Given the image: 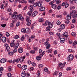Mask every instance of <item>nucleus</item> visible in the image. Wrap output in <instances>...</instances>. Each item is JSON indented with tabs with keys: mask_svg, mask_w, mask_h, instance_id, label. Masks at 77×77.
<instances>
[{
	"mask_svg": "<svg viewBox=\"0 0 77 77\" xmlns=\"http://www.w3.org/2000/svg\"><path fill=\"white\" fill-rule=\"evenodd\" d=\"M17 14H18L17 12H14V14L11 15V17L13 19V23H15V22H16L17 21V20H18Z\"/></svg>",
	"mask_w": 77,
	"mask_h": 77,
	"instance_id": "obj_1",
	"label": "nucleus"
},
{
	"mask_svg": "<svg viewBox=\"0 0 77 77\" xmlns=\"http://www.w3.org/2000/svg\"><path fill=\"white\" fill-rule=\"evenodd\" d=\"M21 32H23L25 33H28V34H29V33L31 32L30 30V29L28 28H26V29L24 28L22 29L21 30Z\"/></svg>",
	"mask_w": 77,
	"mask_h": 77,
	"instance_id": "obj_2",
	"label": "nucleus"
},
{
	"mask_svg": "<svg viewBox=\"0 0 77 77\" xmlns=\"http://www.w3.org/2000/svg\"><path fill=\"white\" fill-rule=\"evenodd\" d=\"M5 47L6 48V50L8 52H9V51H11V48H10V47L9 46V45H8L7 44H4Z\"/></svg>",
	"mask_w": 77,
	"mask_h": 77,
	"instance_id": "obj_3",
	"label": "nucleus"
},
{
	"mask_svg": "<svg viewBox=\"0 0 77 77\" xmlns=\"http://www.w3.org/2000/svg\"><path fill=\"white\" fill-rule=\"evenodd\" d=\"M60 28L58 29L59 32H60L62 30H63L65 28V25L64 24L61 25L60 26Z\"/></svg>",
	"mask_w": 77,
	"mask_h": 77,
	"instance_id": "obj_4",
	"label": "nucleus"
},
{
	"mask_svg": "<svg viewBox=\"0 0 77 77\" xmlns=\"http://www.w3.org/2000/svg\"><path fill=\"white\" fill-rule=\"evenodd\" d=\"M74 59V56L72 54H70L68 57V60H72Z\"/></svg>",
	"mask_w": 77,
	"mask_h": 77,
	"instance_id": "obj_5",
	"label": "nucleus"
},
{
	"mask_svg": "<svg viewBox=\"0 0 77 77\" xmlns=\"http://www.w3.org/2000/svg\"><path fill=\"white\" fill-rule=\"evenodd\" d=\"M17 18H19V20H21V21H23L24 20V18L21 16V14H19V15H17Z\"/></svg>",
	"mask_w": 77,
	"mask_h": 77,
	"instance_id": "obj_6",
	"label": "nucleus"
},
{
	"mask_svg": "<svg viewBox=\"0 0 77 77\" xmlns=\"http://www.w3.org/2000/svg\"><path fill=\"white\" fill-rule=\"evenodd\" d=\"M26 57V56H24L23 57H20V58H19V61H20L21 62H23L24 61V59H25V57Z\"/></svg>",
	"mask_w": 77,
	"mask_h": 77,
	"instance_id": "obj_7",
	"label": "nucleus"
},
{
	"mask_svg": "<svg viewBox=\"0 0 77 77\" xmlns=\"http://www.w3.org/2000/svg\"><path fill=\"white\" fill-rule=\"evenodd\" d=\"M1 41H2V42L4 43L5 42H6V37H3L2 39H1Z\"/></svg>",
	"mask_w": 77,
	"mask_h": 77,
	"instance_id": "obj_8",
	"label": "nucleus"
},
{
	"mask_svg": "<svg viewBox=\"0 0 77 77\" xmlns=\"http://www.w3.org/2000/svg\"><path fill=\"white\" fill-rule=\"evenodd\" d=\"M26 72L24 71H23L22 72L21 74V75L22 77H26Z\"/></svg>",
	"mask_w": 77,
	"mask_h": 77,
	"instance_id": "obj_9",
	"label": "nucleus"
},
{
	"mask_svg": "<svg viewBox=\"0 0 77 77\" xmlns=\"http://www.w3.org/2000/svg\"><path fill=\"white\" fill-rule=\"evenodd\" d=\"M77 13V11H75V10H73L72 11V12H70V15H71L72 16V15H73L74 14H76Z\"/></svg>",
	"mask_w": 77,
	"mask_h": 77,
	"instance_id": "obj_10",
	"label": "nucleus"
},
{
	"mask_svg": "<svg viewBox=\"0 0 77 77\" xmlns=\"http://www.w3.org/2000/svg\"><path fill=\"white\" fill-rule=\"evenodd\" d=\"M38 13L37 11H35L32 14V17H35V16L38 15Z\"/></svg>",
	"mask_w": 77,
	"mask_h": 77,
	"instance_id": "obj_11",
	"label": "nucleus"
},
{
	"mask_svg": "<svg viewBox=\"0 0 77 77\" xmlns=\"http://www.w3.org/2000/svg\"><path fill=\"white\" fill-rule=\"evenodd\" d=\"M48 27L49 28H52L53 27V25L50 22H49L48 24Z\"/></svg>",
	"mask_w": 77,
	"mask_h": 77,
	"instance_id": "obj_12",
	"label": "nucleus"
},
{
	"mask_svg": "<svg viewBox=\"0 0 77 77\" xmlns=\"http://www.w3.org/2000/svg\"><path fill=\"white\" fill-rule=\"evenodd\" d=\"M6 61H7V59H2L0 60L1 63H2L6 62Z\"/></svg>",
	"mask_w": 77,
	"mask_h": 77,
	"instance_id": "obj_13",
	"label": "nucleus"
},
{
	"mask_svg": "<svg viewBox=\"0 0 77 77\" xmlns=\"http://www.w3.org/2000/svg\"><path fill=\"white\" fill-rule=\"evenodd\" d=\"M22 69L25 70L27 68V66L26 65H23L22 67Z\"/></svg>",
	"mask_w": 77,
	"mask_h": 77,
	"instance_id": "obj_14",
	"label": "nucleus"
},
{
	"mask_svg": "<svg viewBox=\"0 0 77 77\" xmlns=\"http://www.w3.org/2000/svg\"><path fill=\"white\" fill-rule=\"evenodd\" d=\"M19 58L17 59H16L14 60H13V63H14L15 62H16L17 63H18L19 62Z\"/></svg>",
	"mask_w": 77,
	"mask_h": 77,
	"instance_id": "obj_15",
	"label": "nucleus"
},
{
	"mask_svg": "<svg viewBox=\"0 0 77 77\" xmlns=\"http://www.w3.org/2000/svg\"><path fill=\"white\" fill-rule=\"evenodd\" d=\"M14 46V49H17L18 48V46H19V43H17Z\"/></svg>",
	"mask_w": 77,
	"mask_h": 77,
	"instance_id": "obj_16",
	"label": "nucleus"
},
{
	"mask_svg": "<svg viewBox=\"0 0 77 77\" xmlns=\"http://www.w3.org/2000/svg\"><path fill=\"white\" fill-rule=\"evenodd\" d=\"M18 51L20 53H23V48H20L18 49Z\"/></svg>",
	"mask_w": 77,
	"mask_h": 77,
	"instance_id": "obj_17",
	"label": "nucleus"
},
{
	"mask_svg": "<svg viewBox=\"0 0 77 77\" xmlns=\"http://www.w3.org/2000/svg\"><path fill=\"white\" fill-rule=\"evenodd\" d=\"M39 10L40 11H44L45 10V8L44 7H42L39 8Z\"/></svg>",
	"mask_w": 77,
	"mask_h": 77,
	"instance_id": "obj_18",
	"label": "nucleus"
},
{
	"mask_svg": "<svg viewBox=\"0 0 77 77\" xmlns=\"http://www.w3.org/2000/svg\"><path fill=\"white\" fill-rule=\"evenodd\" d=\"M51 7L53 9H56L57 8V5L54 4H53L51 5Z\"/></svg>",
	"mask_w": 77,
	"mask_h": 77,
	"instance_id": "obj_19",
	"label": "nucleus"
},
{
	"mask_svg": "<svg viewBox=\"0 0 77 77\" xmlns=\"http://www.w3.org/2000/svg\"><path fill=\"white\" fill-rule=\"evenodd\" d=\"M60 42L61 44H63V43H64V42H65V39L63 38H60Z\"/></svg>",
	"mask_w": 77,
	"mask_h": 77,
	"instance_id": "obj_20",
	"label": "nucleus"
},
{
	"mask_svg": "<svg viewBox=\"0 0 77 77\" xmlns=\"http://www.w3.org/2000/svg\"><path fill=\"white\" fill-rule=\"evenodd\" d=\"M13 42H12L10 44V46L11 47H14L15 45V43H14V41H15V40H13Z\"/></svg>",
	"mask_w": 77,
	"mask_h": 77,
	"instance_id": "obj_21",
	"label": "nucleus"
},
{
	"mask_svg": "<svg viewBox=\"0 0 77 77\" xmlns=\"http://www.w3.org/2000/svg\"><path fill=\"white\" fill-rule=\"evenodd\" d=\"M31 23H32V21L31 20H29L27 21V24L28 26H30L31 24Z\"/></svg>",
	"mask_w": 77,
	"mask_h": 77,
	"instance_id": "obj_22",
	"label": "nucleus"
},
{
	"mask_svg": "<svg viewBox=\"0 0 77 77\" xmlns=\"http://www.w3.org/2000/svg\"><path fill=\"white\" fill-rule=\"evenodd\" d=\"M32 12L33 11L32 10H30V11H29L27 13L28 15H29V16H31Z\"/></svg>",
	"mask_w": 77,
	"mask_h": 77,
	"instance_id": "obj_23",
	"label": "nucleus"
},
{
	"mask_svg": "<svg viewBox=\"0 0 77 77\" xmlns=\"http://www.w3.org/2000/svg\"><path fill=\"white\" fill-rule=\"evenodd\" d=\"M63 35L65 36V37H66V38H67V37L68 36V33H67V32H65L64 33V34H63Z\"/></svg>",
	"mask_w": 77,
	"mask_h": 77,
	"instance_id": "obj_24",
	"label": "nucleus"
},
{
	"mask_svg": "<svg viewBox=\"0 0 77 77\" xmlns=\"http://www.w3.org/2000/svg\"><path fill=\"white\" fill-rule=\"evenodd\" d=\"M67 19L68 20H70L71 19V15H67L66 16Z\"/></svg>",
	"mask_w": 77,
	"mask_h": 77,
	"instance_id": "obj_25",
	"label": "nucleus"
},
{
	"mask_svg": "<svg viewBox=\"0 0 77 77\" xmlns=\"http://www.w3.org/2000/svg\"><path fill=\"white\" fill-rule=\"evenodd\" d=\"M28 8L30 10H32L33 9V6L32 5H30Z\"/></svg>",
	"mask_w": 77,
	"mask_h": 77,
	"instance_id": "obj_26",
	"label": "nucleus"
},
{
	"mask_svg": "<svg viewBox=\"0 0 77 77\" xmlns=\"http://www.w3.org/2000/svg\"><path fill=\"white\" fill-rule=\"evenodd\" d=\"M8 52V54L10 56H13L14 54V52Z\"/></svg>",
	"mask_w": 77,
	"mask_h": 77,
	"instance_id": "obj_27",
	"label": "nucleus"
},
{
	"mask_svg": "<svg viewBox=\"0 0 77 77\" xmlns=\"http://www.w3.org/2000/svg\"><path fill=\"white\" fill-rule=\"evenodd\" d=\"M65 23L66 24H69V19H66V20L65 21Z\"/></svg>",
	"mask_w": 77,
	"mask_h": 77,
	"instance_id": "obj_28",
	"label": "nucleus"
},
{
	"mask_svg": "<svg viewBox=\"0 0 77 77\" xmlns=\"http://www.w3.org/2000/svg\"><path fill=\"white\" fill-rule=\"evenodd\" d=\"M53 51L51 49H49L46 51V52L47 53H51Z\"/></svg>",
	"mask_w": 77,
	"mask_h": 77,
	"instance_id": "obj_29",
	"label": "nucleus"
},
{
	"mask_svg": "<svg viewBox=\"0 0 77 77\" xmlns=\"http://www.w3.org/2000/svg\"><path fill=\"white\" fill-rule=\"evenodd\" d=\"M41 59V57L39 56H37L36 57V59L37 60H40Z\"/></svg>",
	"mask_w": 77,
	"mask_h": 77,
	"instance_id": "obj_30",
	"label": "nucleus"
},
{
	"mask_svg": "<svg viewBox=\"0 0 77 77\" xmlns=\"http://www.w3.org/2000/svg\"><path fill=\"white\" fill-rule=\"evenodd\" d=\"M38 21L40 23H42V22H43V21H44V19L43 18H41L39 19Z\"/></svg>",
	"mask_w": 77,
	"mask_h": 77,
	"instance_id": "obj_31",
	"label": "nucleus"
},
{
	"mask_svg": "<svg viewBox=\"0 0 77 77\" xmlns=\"http://www.w3.org/2000/svg\"><path fill=\"white\" fill-rule=\"evenodd\" d=\"M24 39H25V37L24 35L22 36V37L20 38L21 40L22 41H23L24 40Z\"/></svg>",
	"mask_w": 77,
	"mask_h": 77,
	"instance_id": "obj_32",
	"label": "nucleus"
},
{
	"mask_svg": "<svg viewBox=\"0 0 77 77\" xmlns=\"http://www.w3.org/2000/svg\"><path fill=\"white\" fill-rule=\"evenodd\" d=\"M38 67L39 68H43V65L42 64H39L38 65Z\"/></svg>",
	"mask_w": 77,
	"mask_h": 77,
	"instance_id": "obj_33",
	"label": "nucleus"
},
{
	"mask_svg": "<svg viewBox=\"0 0 77 77\" xmlns=\"http://www.w3.org/2000/svg\"><path fill=\"white\" fill-rule=\"evenodd\" d=\"M42 5V4L40 2L37 3V6H38V7H41Z\"/></svg>",
	"mask_w": 77,
	"mask_h": 77,
	"instance_id": "obj_34",
	"label": "nucleus"
},
{
	"mask_svg": "<svg viewBox=\"0 0 77 77\" xmlns=\"http://www.w3.org/2000/svg\"><path fill=\"white\" fill-rule=\"evenodd\" d=\"M8 71H12V67L11 66H9L8 68Z\"/></svg>",
	"mask_w": 77,
	"mask_h": 77,
	"instance_id": "obj_35",
	"label": "nucleus"
},
{
	"mask_svg": "<svg viewBox=\"0 0 77 77\" xmlns=\"http://www.w3.org/2000/svg\"><path fill=\"white\" fill-rule=\"evenodd\" d=\"M3 36V35H2V32H0V42H1L2 41V37Z\"/></svg>",
	"mask_w": 77,
	"mask_h": 77,
	"instance_id": "obj_36",
	"label": "nucleus"
},
{
	"mask_svg": "<svg viewBox=\"0 0 77 77\" xmlns=\"http://www.w3.org/2000/svg\"><path fill=\"white\" fill-rule=\"evenodd\" d=\"M7 11L8 12H12V10H11V9L10 8L7 9Z\"/></svg>",
	"mask_w": 77,
	"mask_h": 77,
	"instance_id": "obj_37",
	"label": "nucleus"
},
{
	"mask_svg": "<svg viewBox=\"0 0 77 77\" xmlns=\"http://www.w3.org/2000/svg\"><path fill=\"white\" fill-rule=\"evenodd\" d=\"M58 74H59V72L58 71H56L55 72L54 74V75H57Z\"/></svg>",
	"mask_w": 77,
	"mask_h": 77,
	"instance_id": "obj_38",
	"label": "nucleus"
},
{
	"mask_svg": "<svg viewBox=\"0 0 77 77\" xmlns=\"http://www.w3.org/2000/svg\"><path fill=\"white\" fill-rule=\"evenodd\" d=\"M56 35L57 36H59V38H60V33L59 32H57L56 33Z\"/></svg>",
	"mask_w": 77,
	"mask_h": 77,
	"instance_id": "obj_39",
	"label": "nucleus"
},
{
	"mask_svg": "<svg viewBox=\"0 0 77 77\" xmlns=\"http://www.w3.org/2000/svg\"><path fill=\"white\" fill-rule=\"evenodd\" d=\"M77 44V41H75L72 44L73 46H75V45H76V44Z\"/></svg>",
	"mask_w": 77,
	"mask_h": 77,
	"instance_id": "obj_40",
	"label": "nucleus"
},
{
	"mask_svg": "<svg viewBox=\"0 0 77 77\" xmlns=\"http://www.w3.org/2000/svg\"><path fill=\"white\" fill-rule=\"evenodd\" d=\"M48 44H49V43H48V42H46L44 43V45L46 46L48 45Z\"/></svg>",
	"mask_w": 77,
	"mask_h": 77,
	"instance_id": "obj_41",
	"label": "nucleus"
},
{
	"mask_svg": "<svg viewBox=\"0 0 77 77\" xmlns=\"http://www.w3.org/2000/svg\"><path fill=\"white\" fill-rule=\"evenodd\" d=\"M6 35L7 37H9V36H10V34L8 32L6 33Z\"/></svg>",
	"mask_w": 77,
	"mask_h": 77,
	"instance_id": "obj_42",
	"label": "nucleus"
},
{
	"mask_svg": "<svg viewBox=\"0 0 77 77\" xmlns=\"http://www.w3.org/2000/svg\"><path fill=\"white\" fill-rule=\"evenodd\" d=\"M26 76L27 77H30V74L29 73H27L26 74Z\"/></svg>",
	"mask_w": 77,
	"mask_h": 77,
	"instance_id": "obj_43",
	"label": "nucleus"
},
{
	"mask_svg": "<svg viewBox=\"0 0 77 77\" xmlns=\"http://www.w3.org/2000/svg\"><path fill=\"white\" fill-rule=\"evenodd\" d=\"M57 25L59 26L60 24V22L59 20L57 21Z\"/></svg>",
	"mask_w": 77,
	"mask_h": 77,
	"instance_id": "obj_44",
	"label": "nucleus"
},
{
	"mask_svg": "<svg viewBox=\"0 0 77 77\" xmlns=\"http://www.w3.org/2000/svg\"><path fill=\"white\" fill-rule=\"evenodd\" d=\"M20 22H17V24H16V26L17 27H18V26H20Z\"/></svg>",
	"mask_w": 77,
	"mask_h": 77,
	"instance_id": "obj_45",
	"label": "nucleus"
},
{
	"mask_svg": "<svg viewBox=\"0 0 77 77\" xmlns=\"http://www.w3.org/2000/svg\"><path fill=\"white\" fill-rule=\"evenodd\" d=\"M47 46L46 47V48L47 49H48L51 46L50 44H48V45H47Z\"/></svg>",
	"mask_w": 77,
	"mask_h": 77,
	"instance_id": "obj_46",
	"label": "nucleus"
},
{
	"mask_svg": "<svg viewBox=\"0 0 77 77\" xmlns=\"http://www.w3.org/2000/svg\"><path fill=\"white\" fill-rule=\"evenodd\" d=\"M76 34H75V33L74 32H72L71 34L73 36H75Z\"/></svg>",
	"mask_w": 77,
	"mask_h": 77,
	"instance_id": "obj_47",
	"label": "nucleus"
},
{
	"mask_svg": "<svg viewBox=\"0 0 77 77\" xmlns=\"http://www.w3.org/2000/svg\"><path fill=\"white\" fill-rule=\"evenodd\" d=\"M69 6V5L67 3H66V4H65V8H68V7Z\"/></svg>",
	"mask_w": 77,
	"mask_h": 77,
	"instance_id": "obj_48",
	"label": "nucleus"
},
{
	"mask_svg": "<svg viewBox=\"0 0 77 77\" xmlns=\"http://www.w3.org/2000/svg\"><path fill=\"white\" fill-rule=\"evenodd\" d=\"M31 64H32V65L33 66H36V64L35 63L33 62H32L31 63Z\"/></svg>",
	"mask_w": 77,
	"mask_h": 77,
	"instance_id": "obj_49",
	"label": "nucleus"
},
{
	"mask_svg": "<svg viewBox=\"0 0 77 77\" xmlns=\"http://www.w3.org/2000/svg\"><path fill=\"white\" fill-rule=\"evenodd\" d=\"M30 53L32 54H34V53H35V51L34 50H32L30 51Z\"/></svg>",
	"mask_w": 77,
	"mask_h": 77,
	"instance_id": "obj_50",
	"label": "nucleus"
},
{
	"mask_svg": "<svg viewBox=\"0 0 77 77\" xmlns=\"http://www.w3.org/2000/svg\"><path fill=\"white\" fill-rule=\"evenodd\" d=\"M29 2L30 3H32V4H33V3H34L32 0H29Z\"/></svg>",
	"mask_w": 77,
	"mask_h": 77,
	"instance_id": "obj_51",
	"label": "nucleus"
},
{
	"mask_svg": "<svg viewBox=\"0 0 77 77\" xmlns=\"http://www.w3.org/2000/svg\"><path fill=\"white\" fill-rule=\"evenodd\" d=\"M33 6L34 7H36V6H38V3H36L34 4Z\"/></svg>",
	"mask_w": 77,
	"mask_h": 77,
	"instance_id": "obj_52",
	"label": "nucleus"
},
{
	"mask_svg": "<svg viewBox=\"0 0 77 77\" xmlns=\"http://www.w3.org/2000/svg\"><path fill=\"white\" fill-rule=\"evenodd\" d=\"M26 20L27 21H29V20H30L29 19V17L28 16H26Z\"/></svg>",
	"mask_w": 77,
	"mask_h": 77,
	"instance_id": "obj_53",
	"label": "nucleus"
},
{
	"mask_svg": "<svg viewBox=\"0 0 77 77\" xmlns=\"http://www.w3.org/2000/svg\"><path fill=\"white\" fill-rule=\"evenodd\" d=\"M18 38H19V36L18 35H16L14 37V38L17 39Z\"/></svg>",
	"mask_w": 77,
	"mask_h": 77,
	"instance_id": "obj_54",
	"label": "nucleus"
},
{
	"mask_svg": "<svg viewBox=\"0 0 77 77\" xmlns=\"http://www.w3.org/2000/svg\"><path fill=\"white\" fill-rule=\"evenodd\" d=\"M1 8L2 9H3L5 8V6L4 5L2 4L1 5Z\"/></svg>",
	"mask_w": 77,
	"mask_h": 77,
	"instance_id": "obj_55",
	"label": "nucleus"
},
{
	"mask_svg": "<svg viewBox=\"0 0 77 77\" xmlns=\"http://www.w3.org/2000/svg\"><path fill=\"white\" fill-rule=\"evenodd\" d=\"M7 75L8 77H11L12 75L11 74V73H9L7 74Z\"/></svg>",
	"mask_w": 77,
	"mask_h": 77,
	"instance_id": "obj_56",
	"label": "nucleus"
},
{
	"mask_svg": "<svg viewBox=\"0 0 77 77\" xmlns=\"http://www.w3.org/2000/svg\"><path fill=\"white\" fill-rule=\"evenodd\" d=\"M57 8L58 10H59L60 9H61V5H59L57 7Z\"/></svg>",
	"mask_w": 77,
	"mask_h": 77,
	"instance_id": "obj_57",
	"label": "nucleus"
},
{
	"mask_svg": "<svg viewBox=\"0 0 77 77\" xmlns=\"http://www.w3.org/2000/svg\"><path fill=\"white\" fill-rule=\"evenodd\" d=\"M61 2L60 0H58L56 2V3L57 5H59V3H60Z\"/></svg>",
	"mask_w": 77,
	"mask_h": 77,
	"instance_id": "obj_58",
	"label": "nucleus"
},
{
	"mask_svg": "<svg viewBox=\"0 0 77 77\" xmlns=\"http://www.w3.org/2000/svg\"><path fill=\"white\" fill-rule=\"evenodd\" d=\"M49 34H50V35H54V32H49Z\"/></svg>",
	"mask_w": 77,
	"mask_h": 77,
	"instance_id": "obj_59",
	"label": "nucleus"
},
{
	"mask_svg": "<svg viewBox=\"0 0 77 77\" xmlns=\"http://www.w3.org/2000/svg\"><path fill=\"white\" fill-rule=\"evenodd\" d=\"M31 39H35V35H32L31 36Z\"/></svg>",
	"mask_w": 77,
	"mask_h": 77,
	"instance_id": "obj_60",
	"label": "nucleus"
},
{
	"mask_svg": "<svg viewBox=\"0 0 77 77\" xmlns=\"http://www.w3.org/2000/svg\"><path fill=\"white\" fill-rule=\"evenodd\" d=\"M17 51V49H14L13 51V53H16Z\"/></svg>",
	"mask_w": 77,
	"mask_h": 77,
	"instance_id": "obj_61",
	"label": "nucleus"
},
{
	"mask_svg": "<svg viewBox=\"0 0 77 77\" xmlns=\"http://www.w3.org/2000/svg\"><path fill=\"white\" fill-rule=\"evenodd\" d=\"M44 71H45V72H47V71H48V68H45L44 69Z\"/></svg>",
	"mask_w": 77,
	"mask_h": 77,
	"instance_id": "obj_62",
	"label": "nucleus"
},
{
	"mask_svg": "<svg viewBox=\"0 0 77 77\" xmlns=\"http://www.w3.org/2000/svg\"><path fill=\"white\" fill-rule=\"evenodd\" d=\"M29 69L30 70V71H33V69H34V68H33V67H30Z\"/></svg>",
	"mask_w": 77,
	"mask_h": 77,
	"instance_id": "obj_63",
	"label": "nucleus"
},
{
	"mask_svg": "<svg viewBox=\"0 0 77 77\" xmlns=\"http://www.w3.org/2000/svg\"><path fill=\"white\" fill-rule=\"evenodd\" d=\"M17 67H19V68H21V64H20L17 65Z\"/></svg>",
	"mask_w": 77,
	"mask_h": 77,
	"instance_id": "obj_64",
	"label": "nucleus"
}]
</instances>
